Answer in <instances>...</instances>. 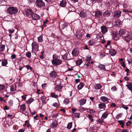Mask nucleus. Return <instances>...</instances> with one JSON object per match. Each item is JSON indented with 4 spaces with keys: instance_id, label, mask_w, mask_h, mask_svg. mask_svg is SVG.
<instances>
[{
    "instance_id": "nucleus-1",
    "label": "nucleus",
    "mask_w": 132,
    "mask_h": 132,
    "mask_svg": "<svg viewBox=\"0 0 132 132\" xmlns=\"http://www.w3.org/2000/svg\"><path fill=\"white\" fill-rule=\"evenodd\" d=\"M59 56L56 54L53 55V59L52 60V63L54 66H57L61 64L62 62V61L59 59Z\"/></svg>"
},
{
    "instance_id": "nucleus-2",
    "label": "nucleus",
    "mask_w": 132,
    "mask_h": 132,
    "mask_svg": "<svg viewBox=\"0 0 132 132\" xmlns=\"http://www.w3.org/2000/svg\"><path fill=\"white\" fill-rule=\"evenodd\" d=\"M18 9L15 7H10L7 9V13L10 14H16L18 12Z\"/></svg>"
},
{
    "instance_id": "nucleus-3",
    "label": "nucleus",
    "mask_w": 132,
    "mask_h": 132,
    "mask_svg": "<svg viewBox=\"0 0 132 132\" xmlns=\"http://www.w3.org/2000/svg\"><path fill=\"white\" fill-rule=\"evenodd\" d=\"M32 50L34 52H37L38 50L39 45L38 44L35 42H33L32 44Z\"/></svg>"
},
{
    "instance_id": "nucleus-4",
    "label": "nucleus",
    "mask_w": 132,
    "mask_h": 132,
    "mask_svg": "<svg viewBox=\"0 0 132 132\" xmlns=\"http://www.w3.org/2000/svg\"><path fill=\"white\" fill-rule=\"evenodd\" d=\"M36 2L37 6L40 7H43L45 5V3L42 0H37Z\"/></svg>"
},
{
    "instance_id": "nucleus-5",
    "label": "nucleus",
    "mask_w": 132,
    "mask_h": 132,
    "mask_svg": "<svg viewBox=\"0 0 132 132\" xmlns=\"http://www.w3.org/2000/svg\"><path fill=\"white\" fill-rule=\"evenodd\" d=\"M127 32L125 30L122 29L120 30L119 31L118 34L121 37H122L123 38L125 36Z\"/></svg>"
},
{
    "instance_id": "nucleus-6",
    "label": "nucleus",
    "mask_w": 132,
    "mask_h": 132,
    "mask_svg": "<svg viewBox=\"0 0 132 132\" xmlns=\"http://www.w3.org/2000/svg\"><path fill=\"white\" fill-rule=\"evenodd\" d=\"M121 11H115L114 12L113 16L115 18H118L121 15Z\"/></svg>"
},
{
    "instance_id": "nucleus-7",
    "label": "nucleus",
    "mask_w": 132,
    "mask_h": 132,
    "mask_svg": "<svg viewBox=\"0 0 132 132\" xmlns=\"http://www.w3.org/2000/svg\"><path fill=\"white\" fill-rule=\"evenodd\" d=\"M111 13V12L110 10H107L103 13L102 15L104 17H108L110 16Z\"/></svg>"
},
{
    "instance_id": "nucleus-8",
    "label": "nucleus",
    "mask_w": 132,
    "mask_h": 132,
    "mask_svg": "<svg viewBox=\"0 0 132 132\" xmlns=\"http://www.w3.org/2000/svg\"><path fill=\"white\" fill-rule=\"evenodd\" d=\"M33 13L32 10L31 9H28L24 13V14L28 16L29 17V16H31Z\"/></svg>"
},
{
    "instance_id": "nucleus-9",
    "label": "nucleus",
    "mask_w": 132,
    "mask_h": 132,
    "mask_svg": "<svg viewBox=\"0 0 132 132\" xmlns=\"http://www.w3.org/2000/svg\"><path fill=\"white\" fill-rule=\"evenodd\" d=\"M123 39L125 40L126 42L128 43L132 39V37L131 36L128 35L125 36L123 38Z\"/></svg>"
},
{
    "instance_id": "nucleus-10",
    "label": "nucleus",
    "mask_w": 132,
    "mask_h": 132,
    "mask_svg": "<svg viewBox=\"0 0 132 132\" xmlns=\"http://www.w3.org/2000/svg\"><path fill=\"white\" fill-rule=\"evenodd\" d=\"M79 50L77 48H75L72 50V54L73 56H76L79 53Z\"/></svg>"
},
{
    "instance_id": "nucleus-11",
    "label": "nucleus",
    "mask_w": 132,
    "mask_h": 132,
    "mask_svg": "<svg viewBox=\"0 0 132 132\" xmlns=\"http://www.w3.org/2000/svg\"><path fill=\"white\" fill-rule=\"evenodd\" d=\"M100 100L103 102L108 103L109 102V99L106 97L102 96L100 97Z\"/></svg>"
},
{
    "instance_id": "nucleus-12",
    "label": "nucleus",
    "mask_w": 132,
    "mask_h": 132,
    "mask_svg": "<svg viewBox=\"0 0 132 132\" xmlns=\"http://www.w3.org/2000/svg\"><path fill=\"white\" fill-rule=\"evenodd\" d=\"M31 16L32 19L35 20H38L40 18L39 15L35 13H32Z\"/></svg>"
},
{
    "instance_id": "nucleus-13",
    "label": "nucleus",
    "mask_w": 132,
    "mask_h": 132,
    "mask_svg": "<svg viewBox=\"0 0 132 132\" xmlns=\"http://www.w3.org/2000/svg\"><path fill=\"white\" fill-rule=\"evenodd\" d=\"M101 32L103 34H105L108 31V29L107 28L104 26H103L101 27Z\"/></svg>"
},
{
    "instance_id": "nucleus-14",
    "label": "nucleus",
    "mask_w": 132,
    "mask_h": 132,
    "mask_svg": "<svg viewBox=\"0 0 132 132\" xmlns=\"http://www.w3.org/2000/svg\"><path fill=\"white\" fill-rule=\"evenodd\" d=\"M57 76V74L54 71H52L50 74V76L53 78H55Z\"/></svg>"
},
{
    "instance_id": "nucleus-15",
    "label": "nucleus",
    "mask_w": 132,
    "mask_h": 132,
    "mask_svg": "<svg viewBox=\"0 0 132 132\" xmlns=\"http://www.w3.org/2000/svg\"><path fill=\"white\" fill-rule=\"evenodd\" d=\"M99 108L100 109H104L106 108V105L105 103H101L98 104Z\"/></svg>"
},
{
    "instance_id": "nucleus-16",
    "label": "nucleus",
    "mask_w": 132,
    "mask_h": 132,
    "mask_svg": "<svg viewBox=\"0 0 132 132\" xmlns=\"http://www.w3.org/2000/svg\"><path fill=\"white\" fill-rule=\"evenodd\" d=\"M76 36L77 38L80 39L83 36V34L82 32L81 31H79L77 32V34L76 35Z\"/></svg>"
},
{
    "instance_id": "nucleus-17",
    "label": "nucleus",
    "mask_w": 132,
    "mask_h": 132,
    "mask_svg": "<svg viewBox=\"0 0 132 132\" xmlns=\"http://www.w3.org/2000/svg\"><path fill=\"white\" fill-rule=\"evenodd\" d=\"M66 0H62L60 2V5L62 7H64L66 6Z\"/></svg>"
},
{
    "instance_id": "nucleus-18",
    "label": "nucleus",
    "mask_w": 132,
    "mask_h": 132,
    "mask_svg": "<svg viewBox=\"0 0 132 132\" xmlns=\"http://www.w3.org/2000/svg\"><path fill=\"white\" fill-rule=\"evenodd\" d=\"M94 87L96 89H99L102 87V85L100 84H97L94 85Z\"/></svg>"
},
{
    "instance_id": "nucleus-19",
    "label": "nucleus",
    "mask_w": 132,
    "mask_h": 132,
    "mask_svg": "<svg viewBox=\"0 0 132 132\" xmlns=\"http://www.w3.org/2000/svg\"><path fill=\"white\" fill-rule=\"evenodd\" d=\"M84 84L83 82H80L79 84L77 87V89L78 90H80L81 89L84 87Z\"/></svg>"
},
{
    "instance_id": "nucleus-20",
    "label": "nucleus",
    "mask_w": 132,
    "mask_h": 132,
    "mask_svg": "<svg viewBox=\"0 0 132 132\" xmlns=\"http://www.w3.org/2000/svg\"><path fill=\"white\" fill-rule=\"evenodd\" d=\"M16 88V84H13L11 86L10 90L11 91H15Z\"/></svg>"
},
{
    "instance_id": "nucleus-21",
    "label": "nucleus",
    "mask_w": 132,
    "mask_h": 132,
    "mask_svg": "<svg viewBox=\"0 0 132 132\" xmlns=\"http://www.w3.org/2000/svg\"><path fill=\"white\" fill-rule=\"evenodd\" d=\"M109 113L108 111H106L103 114L101 117V118L104 119L107 117L108 115L109 114Z\"/></svg>"
},
{
    "instance_id": "nucleus-22",
    "label": "nucleus",
    "mask_w": 132,
    "mask_h": 132,
    "mask_svg": "<svg viewBox=\"0 0 132 132\" xmlns=\"http://www.w3.org/2000/svg\"><path fill=\"white\" fill-rule=\"evenodd\" d=\"M86 101V99H82L79 100V101L81 105H83L85 104Z\"/></svg>"
},
{
    "instance_id": "nucleus-23",
    "label": "nucleus",
    "mask_w": 132,
    "mask_h": 132,
    "mask_svg": "<svg viewBox=\"0 0 132 132\" xmlns=\"http://www.w3.org/2000/svg\"><path fill=\"white\" fill-rule=\"evenodd\" d=\"M116 52L115 49H112L110 51L109 53L112 56H114L116 55Z\"/></svg>"
},
{
    "instance_id": "nucleus-24",
    "label": "nucleus",
    "mask_w": 132,
    "mask_h": 132,
    "mask_svg": "<svg viewBox=\"0 0 132 132\" xmlns=\"http://www.w3.org/2000/svg\"><path fill=\"white\" fill-rule=\"evenodd\" d=\"M79 15L80 16L81 18H85L86 17L87 15L86 13L82 11L80 12Z\"/></svg>"
},
{
    "instance_id": "nucleus-25",
    "label": "nucleus",
    "mask_w": 132,
    "mask_h": 132,
    "mask_svg": "<svg viewBox=\"0 0 132 132\" xmlns=\"http://www.w3.org/2000/svg\"><path fill=\"white\" fill-rule=\"evenodd\" d=\"M102 15V13L100 11H97L95 12V15L97 18H99Z\"/></svg>"
},
{
    "instance_id": "nucleus-26",
    "label": "nucleus",
    "mask_w": 132,
    "mask_h": 132,
    "mask_svg": "<svg viewBox=\"0 0 132 132\" xmlns=\"http://www.w3.org/2000/svg\"><path fill=\"white\" fill-rule=\"evenodd\" d=\"M68 8L70 12H75V8L72 5H70V6L68 7Z\"/></svg>"
},
{
    "instance_id": "nucleus-27",
    "label": "nucleus",
    "mask_w": 132,
    "mask_h": 132,
    "mask_svg": "<svg viewBox=\"0 0 132 132\" xmlns=\"http://www.w3.org/2000/svg\"><path fill=\"white\" fill-rule=\"evenodd\" d=\"M98 67L101 69H102L104 70H106L105 67L104 65L99 64L98 66Z\"/></svg>"
},
{
    "instance_id": "nucleus-28",
    "label": "nucleus",
    "mask_w": 132,
    "mask_h": 132,
    "mask_svg": "<svg viewBox=\"0 0 132 132\" xmlns=\"http://www.w3.org/2000/svg\"><path fill=\"white\" fill-rule=\"evenodd\" d=\"M62 88V86H61V85H57L54 88V89L56 90H60Z\"/></svg>"
},
{
    "instance_id": "nucleus-29",
    "label": "nucleus",
    "mask_w": 132,
    "mask_h": 132,
    "mask_svg": "<svg viewBox=\"0 0 132 132\" xmlns=\"http://www.w3.org/2000/svg\"><path fill=\"white\" fill-rule=\"evenodd\" d=\"M64 52L65 53L64 54L61 55L62 56V58L64 60H67V56L68 54L65 51H64Z\"/></svg>"
},
{
    "instance_id": "nucleus-30",
    "label": "nucleus",
    "mask_w": 132,
    "mask_h": 132,
    "mask_svg": "<svg viewBox=\"0 0 132 132\" xmlns=\"http://www.w3.org/2000/svg\"><path fill=\"white\" fill-rule=\"evenodd\" d=\"M20 108L21 110L23 112H24L26 108L25 105L24 104L20 106Z\"/></svg>"
},
{
    "instance_id": "nucleus-31",
    "label": "nucleus",
    "mask_w": 132,
    "mask_h": 132,
    "mask_svg": "<svg viewBox=\"0 0 132 132\" xmlns=\"http://www.w3.org/2000/svg\"><path fill=\"white\" fill-rule=\"evenodd\" d=\"M2 65L3 66H6L7 64V60L6 59L3 60L2 62Z\"/></svg>"
},
{
    "instance_id": "nucleus-32",
    "label": "nucleus",
    "mask_w": 132,
    "mask_h": 132,
    "mask_svg": "<svg viewBox=\"0 0 132 132\" xmlns=\"http://www.w3.org/2000/svg\"><path fill=\"white\" fill-rule=\"evenodd\" d=\"M118 36V34L116 33H113V39L114 40H117L118 38L117 37Z\"/></svg>"
},
{
    "instance_id": "nucleus-33",
    "label": "nucleus",
    "mask_w": 132,
    "mask_h": 132,
    "mask_svg": "<svg viewBox=\"0 0 132 132\" xmlns=\"http://www.w3.org/2000/svg\"><path fill=\"white\" fill-rule=\"evenodd\" d=\"M121 22L120 20H117L116 21L114 22L115 25L116 26H119L121 24Z\"/></svg>"
},
{
    "instance_id": "nucleus-34",
    "label": "nucleus",
    "mask_w": 132,
    "mask_h": 132,
    "mask_svg": "<svg viewBox=\"0 0 132 132\" xmlns=\"http://www.w3.org/2000/svg\"><path fill=\"white\" fill-rule=\"evenodd\" d=\"M53 126V128H56L58 125V124L56 121H53L52 123Z\"/></svg>"
},
{
    "instance_id": "nucleus-35",
    "label": "nucleus",
    "mask_w": 132,
    "mask_h": 132,
    "mask_svg": "<svg viewBox=\"0 0 132 132\" xmlns=\"http://www.w3.org/2000/svg\"><path fill=\"white\" fill-rule=\"evenodd\" d=\"M95 43V40L92 39L90 40L88 42V45L89 46H92Z\"/></svg>"
},
{
    "instance_id": "nucleus-36",
    "label": "nucleus",
    "mask_w": 132,
    "mask_h": 132,
    "mask_svg": "<svg viewBox=\"0 0 132 132\" xmlns=\"http://www.w3.org/2000/svg\"><path fill=\"white\" fill-rule=\"evenodd\" d=\"M82 63V60L81 59H78L76 62V64L77 65H79Z\"/></svg>"
},
{
    "instance_id": "nucleus-37",
    "label": "nucleus",
    "mask_w": 132,
    "mask_h": 132,
    "mask_svg": "<svg viewBox=\"0 0 132 132\" xmlns=\"http://www.w3.org/2000/svg\"><path fill=\"white\" fill-rule=\"evenodd\" d=\"M127 88L129 89L130 90H132V84H129L126 85Z\"/></svg>"
},
{
    "instance_id": "nucleus-38",
    "label": "nucleus",
    "mask_w": 132,
    "mask_h": 132,
    "mask_svg": "<svg viewBox=\"0 0 132 132\" xmlns=\"http://www.w3.org/2000/svg\"><path fill=\"white\" fill-rule=\"evenodd\" d=\"M5 45H0V52H2L4 50Z\"/></svg>"
},
{
    "instance_id": "nucleus-39",
    "label": "nucleus",
    "mask_w": 132,
    "mask_h": 132,
    "mask_svg": "<svg viewBox=\"0 0 132 132\" xmlns=\"http://www.w3.org/2000/svg\"><path fill=\"white\" fill-rule=\"evenodd\" d=\"M34 100V99L31 97L27 101V103L28 104H30L32 103Z\"/></svg>"
},
{
    "instance_id": "nucleus-40",
    "label": "nucleus",
    "mask_w": 132,
    "mask_h": 132,
    "mask_svg": "<svg viewBox=\"0 0 132 132\" xmlns=\"http://www.w3.org/2000/svg\"><path fill=\"white\" fill-rule=\"evenodd\" d=\"M38 40L39 42H41L43 41V36L42 35H40L38 38Z\"/></svg>"
},
{
    "instance_id": "nucleus-41",
    "label": "nucleus",
    "mask_w": 132,
    "mask_h": 132,
    "mask_svg": "<svg viewBox=\"0 0 132 132\" xmlns=\"http://www.w3.org/2000/svg\"><path fill=\"white\" fill-rule=\"evenodd\" d=\"M94 1V0H87L86 1V3L87 4L90 5L92 3H93Z\"/></svg>"
},
{
    "instance_id": "nucleus-42",
    "label": "nucleus",
    "mask_w": 132,
    "mask_h": 132,
    "mask_svg": "<svg viewBox=\"0 0 132 132\" xmlns=\"http://www.w3.org/2000/svg\"><path fill=\"white\" fill-rule=\"evenodd\" d=\"M72 123L71 122H70L68 123L67 126V128L68 129H70L72 127Z\"/></svg>"
},
{
    "instance_id": "nucleus-43",
    "label": "nucleus",
    "mask_w": 132,
    "mask_h": 132,
    "mask_svg": "<svg viewBox=\"0 0 132 132\" xmlns=\"http://www.w3.org/2000/svg\"><path fill=\"white\" fill-rule=\"evenodd\" d=\"M26 55L27 57L30 58L31 56V53L30 52H28L26 53Z\"/></svg>"
},
{
    "instance_id": "nucleus-44",
    "label": "nucleus",
    "mask_w": 132,
    "mask_h": 132,
    "mask_svg": "<svg viewBox=\"0 0 132 132\" xmlns=\"http://www.w3.org/2000/svg\"><path fill=\"white\" fill-rule=\"evenodd\" d=\"M111 89L112 91H116L117 90V88L116 86H114L111 88Z\"/></svg>"
},
{
    "instance_id": "nucleus-45",
    "label": "nucleus",
    "mask_w": 132,
    "mask_h": 132,
    "mask_svg": "<svg viewBox=\"0 0 132 132\" xmlns=\"http://www.w3.org/2000/svg\"><path fill=\"white\" fill-rule=\"evenodd\" d=\"M51 96L52 97L54 98H56L57 97V95H55L54 93H52L51 94Z\"/></svg>"
},
{
    "instance_id": "nucleus-46",
    "label": "nucleus",
    "mask_w": 132,
    "mask_h": 132,
    "mask_svg": "<svg viewBox=\"0 0 132 132\" xmlns=\"http://www.w3.org/2000/svg\"><path fill=\"white\" fill-rule=\"evenodd\" d=\"M100 124H101L104 122L103 120V119H99L97 121Z\"/></svg>"
},
{
    "instance_id": "nucleus-47",
    "label": "nucleus",
    "mask_w": 132,
    "mask_h": 132,
    "mask_svg": "<svg viewBox=\"0 0 132 132\" xmlns=\"http://www.w3.org/2000/svg\"><path fill=\"white\" fill-rule=\"evenodd\" d=\"M92 60L91 59V57L90 56H89L88 57H86V61H89Z\"/></svg>"
},
{
    "instance_id": "nucleus-48",
    "label": "nucleus",
    "mask_w": 132,
    "mask_h": 132,
    "mask_svg": "<svg viewBox=\"0 0 132 132\" xmlns=\"http://www.w3.org/2000/svg\"><path fill=\"white\" fill-rule=\"evenodd\" d=\"M69 101L67 99H65L63 101L64 103L65 104H67L69 103Z\"/></svg>"
},
{
    "instance_id": "nucleus-49",
    "label": "nucleus",
    "mask_w": 132,
    "mask_h": 132,
    "mask_svg": "<svg viewBox=\"0 0 132 132\" xmlns=\"http://www.w3.org/2000/svg\"><path fill=\"white\" fill-rule=\"evenodd\" d=\"M41 100L42 102H45L46 101V97L44 96H42L41 98Z\"/></svg>"
},
{
    "instance_id": "nucleus-50",
    "label": "nucleus",
    "mask_w": 132,
    "mask_h": 132,
    "mask_svg": "<svg viewBox=\"0 0 132 132\" xmlns=\"http://www.w3.org/2000/svg\"><path fill=\"white\" fill-rule=\"evenodd\" d=\"M5 88V86L3 85H0V90L4 89Z\"/></svg>"
},
{
    "instance_id": "nucleus-51",
    "label": "nucleus",
    "mask_w": 132,
    "mask_h": 132,
    "mask_svg": "<svg viewBox=\"0 0 132 132\" xmlns=\"http://www.w3.org/2000/svg\"><path fill=\"white\" fill-rule=\"evenodd\" d=\"M87 110H88V112L90 113H93L95 112V111L92 109H87Z\"/></svg>"
},
{
    "instance_id": "nucleus-52",
    "label": "nucleus",
    "mask_w": 132,
    "mask_h": 132,
    "mask_svg": "<svg viewBox=\"0 0 132 132\" xmlns=\"http://www.w3.org/2000/svg\"><path fill=\"white\" fill-rule=\"evenodd\" d=\"M67 26V24L66 23H64L62 24L61 26V27L62 28V29H63L64 28H66Z\"/></svg>"
},
{
    "instance_id": "nucleus-53",
    "label": "nucleus",
    "mask_w": 132,
    "mask_h": 132,
    "mask_svg": "<svg viewBox=\"0 0 132 132\" xmlns=\"http://www.w3.org/2000/svg\"><path fill=\"white\" fill-rule=\"evenodd\" d=\"M25 67L28 69H30V70H32V68L29 65H27L25 66Z\"/></svg>"
},
{
    "instance_id": "nucleus-54",
    "label": "nucleus",
    "mask_w": 132,
    "mask_h": 132,
    "mask_svg": "<svg viewBox=\"0 0 132 132\" xmlns=\"http://www.w3.org/2000/svg\"><path fill=\"white\" fill-rule=\"evenodd\" d=\"M79 113H76L75 114V117H77L78 118H79Z\"/></svg>"
},
{
    "instance_id": "nucleus-55",
    "label": "nucleus",
    "mask_w": 132,
    "mask_h": 132,
    "mask_svg": "<svg viewBox=\"0 0 132 132\" xmlns=\"http://www.w3.org/2000/svg\"><path fill=\"white\" fill-rule=\"evenodd\" d=\"M58 113H57L56 114H53L52 116V117L53 118H57V116H58Z\"/></svg>"
},
{
    "instance_id": "nucleus-56",
    "label": "nucleus",
    "mask_w": 132,
    "mask_h": 132,
    "mask_svg": "<svg viewBox=\"0 0 132 132\" xmlns=\"http://www.w3.org/2000/svg\"><path fill=\"white\" fill-rule=\"evenodd\" d=\"M8 103L10 105V106H11L13 104V102L11 100H10L8 102Z\"/></svg>"
},
{
    "instance_id": "nucleus-57",
    "label": "nucleus",
    "mask_w": 132,
    "mask_h": 132,
    "mask_svg": "<svg viewBox=\"0 0 132 132\" xmlns=\"http://www.w3.org/2000/svg\"><path fill=\"white\" fill-rule=\"evenodd\" d=\"M18 86L19 87H21L22 86V84L21 82H19L18 83Z\"/></svg>"
},
{
    "instance_id": "nucleus-58",
    "label": "nucleus",
    "mask_w": 132,
    "mask_h": 132,
    "mask_svg": "<svg viewBox=\"0 0 132 132\" xmlns=\"http://www.w3.org/2000/svg\"><path fill=\"white\" fill-rule=\"evenodd\" d=\"M118 122L119 123L120 125L124 124V122L122 120H119Z\"/></svg>"
},
{
    "instance_id": "nucleus-59",
    "label": "nucleus",
    "mask_w": 132,
    "mask_h": 132,
    "mask_svg": "<svg viewBox=\"0 0 132 132\" xmlns=\"http://www.w3.org/2000/svg\"><path fill=\"white\" fill-rule=\"evenodd\" d=\"M16 57V55L15 54L12 55L11 56V59H14Z\"/></svg>"
},
{
    "instance_id": "nucleus-60",
    "label": "nucleus",
    "mask_w": 132,
    "mask_h": 132,
    "mask_svg": "<svg viewBox=\"0 0 132 132\" xmlns=\"http://www.w3.org/2000/svg\"><path fill=\"white\" fill-rule=\"evenodd\" d=\"M111 106L112 107H115L116 106V105L113 103H112L111 105Z\"/></svg>"
},
{
    "instance_id": "nucleus-61",
    "label": "nucleus",
    "mask_w": 132,
    "mask_h": 132,
    "mask_svg": "<svg viewBox=\"0 0 132 132\" xmlns=\"http://www.w3.org/2000/svg\"><path fill=\"white\" fill-rule=\"evenodd\" d=\"M111 42L110 41H108V42L107 44L105 46V47L106 48L110 44Z\"/></svg>"
},
{
    "instance_id": "nucleus-62",
    "label": "nucleus",
    "mask_w": 132,
    "mask_h": 132,
    "mask_svg": "<svg viewBox=\"0 0 132 132\" xmlns=\"http://www.w3.org/2000/svg\"><path fill=\"white\" fill-rule=\"evenodd\" d=\"M27 96V95H23L21 97L22 99H24V100H25L26 98V96Z\"/></svg>"
},
{
    "instance_id": "nucleus-63",
    "label": "nucleus",
    "mask_w": 132,
    "mask_h": 132,
    "mask_svg": "<svg viewBox=\"0 0 132 132\" xmlns=\"http://www.w3.org/2000/svg\"><path fill=\"white\" fill-rule=\"evenodd\" d=\"M53 106L54 107H56L58 106V104L57 103H55L53 104Z\"/></svg>"
},
{
    "instance_id": "nucleus-64",
    "label": "nucleus",
    "mask_w": 132,
    "mask_h": 132,
    "mask_svg": "<svg viewBox=\"0 0 132 132\" xmlns=\"http://www.w3.org/2000/svg\"><path fill=\"white\" fill-rule=\"evenodd\" d=\"M24 129H20L18 132H24Z\"/></svg>"
}]
</instances>
